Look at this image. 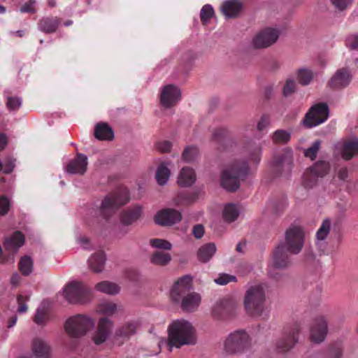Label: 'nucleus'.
<instances>
[{
	"mask_svg": "<svg viewBox=\"0 0 358 358\" xmlns=\"http://www.w3.org/2000/svg\"><path fill=\"white\" fill-rule=\"evenodd\" d=\"M192 289V278L185 275L178 279L173 285L170 296L175 303H181V308L185 312H193L196 310L201 302V296Z\"/></svg>",
	"mask_w": 358,
	"mask_h": 358,
	"instance_id": "f257e3e1",
	"label": "nucleus"
},
{
	"mask_svg": "<svg viewBox=\"0 0 358 358\" xmlns=\"http://www.w3.org/2000/svg\"><path fill=\"white\" fill-rule=\"evenodd\" d=\"M196 343V329L185 320L173 321L168 327V345L169 350L173 347L180 348L184 345H193Z\"/></svg>",
	"mask_w": 358,
	"mask_h": 358,
	"instance_id": "f03ea898",
	"label": "nucleus"
},
{
	"mask_svg": "<svg viewBox=\"0 0 358 358\" xmlns=\"http://www.w3.org/2000/svg\"><path fill=\"white\" fill-rule=\"evenodd\" d=\"M265 286L258 284L250 286L245 292L243 304L247 313L253 317H268L266 313Z\"/></svg>",
	"mask_w": 358,
	"mask_h": 358,
	"instance_id": "7ed1b4c3",
	"label": "nucleus"
},
{
	"mask_svg": "<svg viewBox=\"0 0 358 358\" xmlns=\"http://www.w3.org/2000/svg\"><path fill=\"white\" fill-rule=\"evenodd\" d=\"M249 173V166L245 160L235 159L222 173L221 185L229 192H236Z\"/></svg>",
	"mask_w": 358,
	"mask_h": 358,
	"instance_id": "20e7f679",
	"label": "nucleus"
},
{
	"mask_svg": "<svg viewBox=\"0 0 358 358\" xmlns=\"http://www.w3.org/2000/svg\"><path fill=\"white\" fill-rule=\"evenodd\" d=\"M129 201V193L127 188H119L106 196L96 210V214L108 220L116 210Z\"/></svg>",
	"mask_w": 358,
	"mask_h": 358,
	"instance_id": "39448f33",
	"label": "nucleus"
},
{
	"mask_svg": "<svg viewBox=\"0 0 358 358\" xmlns=\"http://www.w3.org/2000/svg\"><path fill=\"white\" fill-rule=\"evenodd\" d=\"M251 345V339L244 330H237L231 333L224 341V350L230 355L243 353L248 350Z\"/></svg>",
	"mask_w": 358,
	"mask_h": 358,
	"instance_id": "423d86ee",
	"label": "nucleus"
},
{
	"mask_svg": "<svg viewBox=\"0 0 358 358\" xmlns=\"http://www.w3.org/2000/svg\"><path fill=\"white\" fill-rule=\"evenodd\" d=\"M92 290L85 284L73 281L66 285L64 297L71 303H83L91 299Z\"/></svg>",
	"mask_w": 358,
	"mask_h": 358,
	"instance_id": "0eeeda50",
	"label": "nucleus"
},
{
	"mask_svg": "<svg viewBox=\"0 0 358 358\" xmlns=\"http://www.w3.org/2000/svg\"><path fill=\"white\" fill-rule=\"evenodd\" d=\"M94 325L93 320L83 315H77L68 319L64 327L67 334L72 338L83 336Z\"/></svg>",
	"mask_w": 358,
	"mask_h": 358,
	"instance_id": "6e6552de",
	"label": "nucleus"
},
{
	"mask_svg": "<svg viewBox=\"0 0 358 358\" xmlns=\"http://www.w3.org/2000/svg\"><path fill=\"white\" fill-rule=\"evenodd\" d=\"M301 326L298 322L287 325L283 331L281 338L276 343V349L280 352H286L294 348L298 342V335Z\"/></svg>",
	"mask_w": 358,
	"mask_h": 358,
	"instance_id": "1a4fd4ad",
	"label": "nucleus"
},
{
	"mask_svg": "<svg viewBox=\"0 0 358 358\" xmlns=\"http://www.w3.org/2000/svg\"><path fill=\"white\" fill-rule=\"evenodd\" d=\"M304 244V231L301 227L292 226L285 232V241L282 243L291 254H299Z\"/></svg>",
	"mask_w": 358,
	"mask_h": 358,
	"instance_id": "9d476101",
	"label": "nucleus"
},
{
	"mask_svg": "<svg viewBox=\"0 0 358 358\" xmlns=\"http://www.w3.org/2000/svg\"><path fill=\"white\" fill-rule=\"evenodd\" d=\"M287 252L283 245H279L273 252V268L268 271V275L276 281L280 280L283 275L277 272L275 269L285 268L291 264L290 257Z\"/></svg>",
	"mask_w": 358,
	"mask_h": 358,
	"instance_id": "9b49d317",
	"label": "nucleus"
},
{
	"mask_svg": "<svg viewBox=\"0 0 358 358\" xmlns=\"http://www.w3.org/2000/svg\"><path fill=\"white\" fill-rule=\"evenodd\" d=\"M329 116V108L325 103H319L313 106L306 114L303 124L310 128L323 123Z\"/></svg>",
	"mask_w": 358,
	"mask_h": 358,
	"instance_id": "f8f14e48",
	"label": "nucleus"
},
{
	"mask_svg": "<svg viewBox=\"0 0 358 358\" xmlns=\"http://www.w3.org/2000/svg\"><path fill=\"white\" fill-rule=\"evenodd\" d=\"M328 333V321L324 315L316 317L310 327V339L315 343L323 342Z\"/></svg>",
	"mask_w": 358,
	"mask_h": 358,
	"instance_id": "ddd939ff",
	"label": "nucleus"
},
{
	"mask_svg": "<svg viewBox=\"0 0 358 358\" xmlns=\"http://www.w3.org/2000/svg\"><path fill=\"white\" fill-rule=\"evenodd\" d=\"M280 31L274 28H265L257 33L252 39L255 48H266L273 45L279 38Z\"/></svg>",
	"mask_w": 358,
	"mask_h": 358,
	"instance_id": "4468645a",
	"label": "nucleus"
},
{
	"mask_svg": "<svg viewBox=\"0 0 358 358\" xmlns=\"http://www.w3.org/2000/svg\"><path fill=\"white\" fill-rule=\"evenodd\" d=\"M293 159L289 152L275 155L271 163V170L275 176L288 175L292 169Z\"/></svg>",
	"mask_w": 358,
	"mask_h": 358,
	"instance_id": "2eb2a0df",
	"label": "nucleus"
},
{
	"mask_svg": "<svg viewBox=\"0 0 358 358\" xmlns=\"http://www.w3.org/2000/svg\"><path fill=\"white\" fill-rule=\"evenodd\" d=\"M182 219L180 212L173 208H164L157 213L155 222L161 226H171L179 222Z\"/></svg>",
	"mask_w": 358,
	"mask_h": 358,
	"instance_id": "dca6fc26",
	"label": "nucleus"
},
{
	"mask_svg": "<svg viewBox=\"0 0 358 358\" xmlns=\"http://www.w3.org/2000/svg\"><path fill=\"white\" fill-rule=\"evenodd\" d=\"M236 308L235 301L224 299L217 302L212 311L213 317L217 320H223L231 315Z\"/></svg>",
	"mask_w": 358,
	"mask_h": 358,
	"instance_id": "f3484780",
	"label": "nucleus"
},
{
	"mask_svg": "<svg viewBox=\"0 0 358 358\" xmlns=\"http://www.w3.org/2000/svg\"><path fill=\"white\" fill-rule=\"evenodd\" d=\"M180 90L173 85H167L163 87L160 95V103L165 108L175 106L180 99Z\"/></svg>",
	"mask_w": 358,
	"mask_h": 358,
	"instance_id": "a211bd4d",
	"label": "nucleus"
},
{
	"mask_svg": "<svg viewBox=\"0 0 358 358\" xmlns=\"http://www.w3.org/2000/svg\"><path fill=\"white\" fill-rule=\"evenodd\" d=\"M24 234L20 231H15L5 239L3 242L4 249L10 255L9 258L11 262H14V256L18 252L20 248L24 245Z\"/></svg>",
	"mask_w": 358,
	"mask_h": 358,
	"instance_id": "6ab92c4d",
	"label": "nucleus"
},
{
	"mask_svg": "<svg viewBox=\"0 0 358 358\" xmlns=\"http://www.w3.org/2000/svg\"><path fill=\"white\" fill-rule=\"evenodd\" d=\"M351 81V76L348 68H342L336 71L329 81V86L333 90H338L347 87Z\"/></svg>",
	"mask_w": 358,
	"mask_h": 358,
	"instance_id": "aec40b11",
	"label": "nucleus"
},
{
	"mask_svg": "<svg viewBox=\"0 0 358 358\" xmlns=\"http://www.w3.org/2000/svg\"><path fill=\"white\" fill-rule=\"evenodd\" d=\"M112 328V322L107 317H101L98 323V327L93 336L95 344L100 345L106 341Z\"/></svg>",
	"mask_w": 358,
	"mask_h": 358,
	"instance_id": "412c9836",
	"label": "nucleus"
},
{
	"mask_svg": "<svg viewBox=\"0 0 358 358\" xmlns=\"http://www.w3.org/2000/svg\"><path fill=\"white\" fill-rule=\"evenodd\" d=\"M87 166V157L83 154H78L76 159L70 162L66 171L69 173L83 175Z\"/></svg>",
	"mask_w": 358,
	"mask_h": 358,
	"instance_id": "4be33fe9",
	"label": "nucleus"
},
{
	"mask_svg": "<svg viewBox=\"0 0 358 358\" xmlns=\"http://www.w3.org/2000/svg\"><path fill=\"white\" fill-rule=\"evenodd\" d=\"M61 21L57 17H43L39 20L38 29L45 34H53L59 27Z\"/></svg>",
	"mask_w": 358,
	"mask_h": 358,
	"instance_id": "5701e85b",
	"label": "nucleus"
},
{
	"mask_svg": "<svg viewBox=\"0 0 358 358\" xmlns=\"http://www.w3.org/2000/svg\"><path fill=\"white\" fill-rule=\"evenodd\" d=\"M199 196V191H182L174 197L173 203L177 206H187L194 203Z\"/></svg>",
	"mask_w": 358,
	"mask_h": 358,
	"instance_id": "b1692460",
	"label": "nucleus"
},
{
	"mask_svg": "<svg viewBox=\"0 0 358 358\" xmlns=\"http://www.w3.org/2000/svg\"><path fill=\"white\" fill-rule=\"evenodd\" d=\"M196 181V173L193 169L183 167L178 178V184L181 187H189Z\"/></svg>",
	"mask_w": 358,
	"mask_h": 358,
	"instance_id": "393cba45",
	"label": "nucleus"
},
{
	"mask_svg": "<svg viewBox=\"0 0 358 358\" xmlns=\"http://www.w3.org/2000/svg\"><path fill=\"white\" fill-rule=\"evenodd\" d=\"M242 3L238 0H227L222 5V12L227 17H235L241 12Z\"/></svg>",
	"mask_w": 358,
	"mask_h": 358,
	"instance_id": "a878e982",
	"label": "nucleus"
},
{
	"mask_svg": "<svg viewBox=\"0 0 358 358\" xmlns=\"http://www.w3.org/2000/svg\"><path fill=\"white\" fill-rule=\"evenodd\" d=\"M32 351L37 357L50 358V347L41 338H35L33 341Z\"/></svg>",
	"mask_w": 358,
	"mask_h": 358,
	"instance_id": "bb28decb",
	"label": "nucleus"
},
{
	"mask_svg": "<svg viewBox=\"0 0 358 358\" xmlns=\"http://www.w3.org/2000/svg\"><path fill=\"white\" fill-rule=\"evenodd\" d=\"M94 136L101 141H110L114 137L112 128L105 122L98 123L94 129Z\"/></svg>",
	"mask_w": 358,
	"mask_h": 358,
	"instance_id": "cd10ccee",
	"label": "nucleus"
},
{
	"mask_svg": "<svg viewBox=\"0 0 358 358\" xmlns=\"http://www.w3.org/2000/svg\"><path fill=\"white\" fill-rule=\"evenodd\" d=\"M141 213L142 208L139 206L130 208L122 213L121 222L125 225L131 224L141 217Z\"/></svg>",
	"mask_w": 358,
	"mask_h": 358,
	"instance_id": "c85d7f7f",
	"label": "nucleus"
},
{
	"mask_svg": "<svg viewBox=\"0 0 358 358\" xmlns=\"http://www.w3.org/2000/svg\"><path fill=\"white\" fill-rule=\"evenodd\" d=\"M106 262V256L103 251L94 253L89 259L90 268L95 273H100L103 271Z\"/></svg>",
	"mask_w": 358,
	"mask_h": 358,
	"instance_id": "c756f323",
	"label": "nucleus"
},
{
	"mask_svg": "<svg viewBox=\"0 0 358 358\" xmlns=\"http://www.w3.org/2000/svg\"><path fill=\"white\" fill-rule=\"evenodd\" d=\"M227 136L228 131L226 129L218 128L213 131L212 141L219 145L217 147L218 150H224L225 149V146L229 141Z\"/></svg>",
	"mask_w": 358,
	"mask_h": 358,
	"instance_id": "7c9ffc66",
	"label": "nucleus"
},
{
	"mask_svg": "<svg viewBox=\"0 0 358 358\" xmlns=\"http://www.w3.org/2000/svg\"><path fill=\"white\" fill-rule=\"evenodd\" d=\"M358 152V141L351 140L344 143L342 150V157L346 160L350 159Z\"/></svg>",
	"mask_w": 358,
	"mask_h": 358,
	"instance_id": "2f4dec72",
	"label": "nucleus"
},
{
	"mask_svg": "<svg viewBox=\"0 0 358 358\" xmlns=\"http://www.w3.org/2000/svg\"><path fill=\"white\" fill-rule=\"evenodd\" d=\"M216 251V246L214 243H207L201 246L198 252V258L203 262L209 261Z\"/></svg>",
	"mask_w": 358,
	"mask_h": 358,
	"instance_id": "473e14b6",
	"label": "nucleus"
},
{
	"mask_svg": "<svg viewBox=\"0 0 358 358\" xmlns=\"http://www.w3.org/2000/svg\"><path fill=\"white\" fill-rule=\"evenodd\" d=\"M95 289L101 292L111 295L117 294L120 290L118 285L107 280L97 283L95 285Z\"/></svg>",
	"mask_w": 358,
	"mask_h": 358,
	"instance_id": "72a5a7b5",
	"label": "nucleus"
},
{
	"mask_svg": "<svg viewBox=\"0 0 358 358\" xmlns=\"http://www.w3.org/2000/svg\"><path fill=\"white\" fill-rule=\"evenodd\" d=\"M171 255L163 251H157L150 257L151 263L158 266H166L171 262Z\"/></svg>",
	"mask_w": 358,
	"mask_h": 358,
	"instance_id": "f704fd0d",
	"label": "nucleus"
},
{
	"mask_svg": "<svg viewBox=\"0 0 358 358\" xmlns=\"http://www.w3.org/2000/svg\"><path fill=\"white\" fill-rule=\"evenodd\" d=\"M170 170L166 167L164 163H161L156 171L155 179L159 185H164L168 181L170 177Z\"/></svg>",
	"mask_w": 358,
	"mask_h": 358,
	"instance_id": "c9c22d12",
	"label": "nucleus"
},
{
	"mask_svg": "<svg viewBox=\"0 0 358 358\" xmlns=\"http://www.w3.org/2000/svg\"><path fill=\"white\" fill-rule=\"evenodd\" d=\"M239 215V211L236 205L233 203L227 204L223 210L222 216L227 222L235 221Z\"/></svg>",
	"mask_w": 358,
	"mask_h": 358,
	"instance_id": "e433bc0d",
	"label": "nucleus"
},
{
	"mask_svg": "<svg viewBox=\"0 0 358 358\" xmlns=\"http://www.w3.org/2000/svg\"><path fill=\"white\" fill-rule=\"evenodd\" d=\"M331 227V221L329 218H325L316 232V238L319 241L327 238Z\"/></svg>",
	"mask_w": 358,
	"mask_h": 358,
	"instance_id": "4c0bfd02",
	"label": "nucleus"
},
{
	"mask_svg": "<svg viewBox=\"0 0 358 358\" xmlns=\"http://www.w3.org/2000/svg\"><path fill=\"white\" fill-rule=\"evenodd\" d=\"M309 169L317 176L322 178L329 173L330 165L327 162L318 161Z\"/></svg>",
	"mask_w": 358,
	"mask_h": 358,
	"instance_id": "58836bf2",
	"label": "nucleus"
},
{
	"mask_svg": "<svg viewBox=\"0 0 358 358\" xmlns=\"http://www.w3.org/2000/svg\"><path fill=\"white\" fill-rule=\"evenodd\" d=\"M137 327L138 324L136 322H128L118 329L117 334L122 337L129 338L136 333Z\"/></svg>",
	"mask_w": 358,
	"mask_h": 358,
	"instance_id": "ea45409f",
	"label": "nucleus"
},
{
	"mask_svg": "<svg viewBox=\"0 0 358 358\" xmlns=\"http://www.w3.org/2000/svg\"><path fill=\"white\" fill-rule=\"evenodd\" d=\"M313 72L308 69H300L297 71V79L301 85H308L313 78Z\"/></svg>",
	"mask_w": 358,
	"mask_h": 358,
	"instance_id": "a19ab883",
	"label": "nucleus"
},
{
	"mask_svg": "<svg viewBox=\"0 0 358 358\" xmlns=\"http://www.w3.org/2000/svg\"><path fill=\"white\" fill-rule=\"evenodd\" d=\"M33 262L28 256L22 257L19 262V269L23 275H29L32 272Z\"/></svg>",
	"mask_w": 358,
	"mask_h": 358,
	"instance_id": "79ce46f5",
	"label": "nucleus"
},
{
	"mask_svg": "<svg viewBox=\"0 0 358 358\" xmlns=\"http://www.w3.org/2000/svg\"><path fill=\"white\" fill-rule=\"evenodd\" d=\"M272 138L276 144H285L290 140V133L283 129H278L273 133Z\"/></svg>",
	"mask_w": 358,
	"mask_h": 358,
	"instance_id": "37998d69",
	"label": "nucleus"
},
{
	"mask_svg": "<svg viewBox=\"0 0 358 358\" xmlns=\"http://www.w3.org/2000/svg\"><path fill=\"white\" fill-rule=\"evenodd\" d=\"M214 14L215 11L211 5H204L200 12V19L202 24L204 25L207 24Z\"/></svg>",
	"mask_w": 358,
	"mask_h": 358,
	"instance_id": "c03bdc74",
	"label": "nucleus"
},
{
	"mask_svg": "<svg viewBox=\"0 0 358 358\" xmlns=\"http://www.w3.org/2000/svg\"><path fill=\"white\" fill-rule=\"evenodd\" d=\"M96 310L106 315H112L117 310V305L113 302H103L98 306Z\"/></svg>",
	"mask_w": 358,
	"mask_h": 358,
	"instance_id": "a18cd8bd",
	"label": "nucleus"
},
{
	"mask_svg": "<svg viewBox=\"0 0 358 358\" xmlns=\"http://www.w3.org/2000/svg\"><path fill=\"white\" fill-rule=\"evenodd\" d=\"M320 176H317L313 172L311 171V169H308L306 172L303 175V184L306 188H312L317 184V178Z\"/></svg>",
	"mask_w": 358,
	"mask_h": 358,
	"instance_id": "49530a36",
	"label": "nucleus"
},
{
	"mask_svg": "<svg viewBox=\"0 0 358 358\" xmlns=\"http://www.w3.org/2000/svg\"><path fill=\"white\" fill-rule=\"evenodd\" d=\"M198 155V149L196 146H187L182 154L183 161L187 163L192 162Z\"/></svg>",
	"mask_w": 358,
	"mask_h": 358,
	"instance_id": "de8ad7c7",
	"label": "nucleus"
},
{
	"mask_svg": "<svg viewBox=\"0 0 358 358\" xmlns=\"http://www.w3.org/2000/svg\"><path fill=\"white\" fill-rule=\"evenodd\" d=\"M250 155V159L251 161L257 164L260 161V155L262 152V149L259 145L252 143L247 148Z\"/></svg>",
	"mask_w": 358,
	"mask_h": 358,
	"instance_id": "09e8293b",
	"label": "nucleus"
},
{
	"mask_svg": "<svg viewBox=\"0 0 358 358\" xmlns=\"http://www.w3.org/2000/svg\"><path fill=\"white\" fill-rule=\"evenodd\" d=\"M15 168V159L10 157H6L3 162L0 159V171L5 174L10 173Z\"/></svg>",
	"mask_w": 358,
	"mask_h": 358,
	"instance_id": "8fccbe9b",
	"label": "nucleus"
},
{
	"mask_svg": "<svg viewBox=\"0 0 358 358\" xmlns=\"http://www.w3.org/2000/svg\"><path fill=\"white\" fill-rule=\"evenodd\" d=\"M150 245L152 248L170 250L172 248L171 243L164 239L153 238L150 240Z\"/></svg>",
	"mask_w": 358,
	"mask_h": 358,
	"instance_id": "3c124183",
	"label": "nucleus"
},
{
	"mask_svg": "<svg viewBox=\"0 0 358 358\" xmlns=\"http://www.w3.org/2000/svg\"><path fill=\"white\" fill-rule=\"evenodd\" d=\"M48 319V312L44 308H38L34 321L38 325H44Z\"/></svg>",
	"mask_w": 358,
	"mask_h": 358,
	"instance_id": "603ef678",
	"label": "nucleus"
},
{
	"mask_svg": "<svg viewBox=\"0 0 358 358\" xmlns=\"http://www.w3.org/2000/svg\"><path fill=\"white\" fill-rule=\"evenodd\" d=\"M296 84L295 80L293 79H287L284 85L282 94L285 96H288L296 91Z\"/></svg>",
	"mask_w": 358,
	"mask_h": 358,
	"instance_id": "864d4df0",
	"label": "nucleus"
},
{
	"mask_svg": "<svg viewBox=\"0 0 358 358\" xmlns=\"http://www.w3.org/2000/svg\"><path fill=\"white\" fill-rule=\"evenodd\" d=\"M320 148V141H316L313 145L305 150L304 155L306 157H309L311 160H314L316 158L317 153Z\"/></svg>",
	"mask_w": 358,
	"mask_h": 358,
	"instance_id": "5fc2aeb1",
	"label": "nucleus"
},
{
	"mask_svg": "<svg viewBox=\"0 0 358 358\" xmlns=\"http://www.w3.org/2000/svg\"><path fill=\"white\" fill-rule=\"evenodd\" d=\"M22 105V99L17 96H9L6 106L9 110H17Z\"/></svg>",
	"mask_w": 358,
	"mask_h": 358,
	"instance_id": "6e6d98bb",
	"label": "nucleus"
},
{
	"mask_svg": "<svg viewBox=\"0 0 358 358\" xmlns=\"http://www.w3.org/2000/svg\"><path fill=\"white\" fill-rule=\"evenodd\" d=\"M343 346L341 343H332L329 347V355L333 358H341Z\"/></svg>",
	"mask_w": 358,
	"mask_h": 358,
	"instance_id": "4d7b16f0",
	"label": "nucleus"
},
{
	"mask_svg": "<svg viewBox=\"0 0 358 358\" xmlns=\"http://www.w3.org/2000/svg\"><path fill=\"white\" fill-rule=\"evenodd\" d=\"M236 277L227 273L220 274L219 276L215 280V282L221 285H227L230 282H236Z\"/></svg>",
	"mask_w": 358,
	"mask_h": 358,
	"instance_id": "13d9d810",
	"label": "nucleus"
},
{
	"mask_svg": "<svg viewBox=\"0 0 358 358\" xmlns=\"http://www.w3.org/2000/svg\"><path fill=\"white\" fill-rule=\"evenodd\" d=\"M36 0H29L23 5H22L20 8V10L21 13H35L36 12V9L35 7Z\"/></svg>",
	"mask_w": 358,
	"mask_h": 358,
	"instance_id": "bf43d9fd",
	"label": "nucleus"
},
{
	"mask_svg": "<svg viewBox=\"0 0 358 358\" xmlns=\"http://www.w3.org/2000/svg\"><path fill=\"white\" fill-rule=\"evenodd\" d=\"M9 210V199L6 196H0V216L6 215Z\"/></svg>",
	"mask_w": 358,
	"mask_h": 358,
	"instance_id": "052dcab7",
	"label": "nucleus"
},
{
	"mask_svg": "<svg viewBox=\"0 0 358 358\" xmlns=\"http://www.w3.org/2000/svg\"><path fill=\"white\" fill-rule=\"evenodd\" d=\"M29 299L28 297L24 296L22 294H19L17 297V301L18 303L17 311L20 313H24L27 312L28 307L26 305V301Z\"/></svg>",
	"mask_w": 358,
	"mask_h": 358,
	"instance_id": "680f3d73",
	"label": "nucleus"
},
{
	"mask_svg": "<svg viewBox=\"0 0 358 358\" xmlns=\"http://www.w3.org/2000/svg\"><path fill=\"white\" fill-rule=\"evenodd\" d=\"M270 124V117L268 115H263L257 123V129L259 131H264Z\"/></svg>",
	"mask_w": 358,
	"mask_h": 358,
	"instance_id": "e2e57ef3",
	"label": "nucleus"
},
{
	"mask_svg": "<svg viewBox=\"0 0 358 358\" xmlns=\"http://www.w3.org/2000/svg\"><path fill=\"white\" fill-rule=\"evenodd\" d=\"M334 6L338 10H345L352 3V0H331Z\"/></svg>",
	"mask_w": 358,
	"mask_h": 358,
	"instance_id": "0e129e2a",
	"label": "nucleus"
},
{
	"mask_svg": "<svg viewBox=\"0 0 358 358\" xmlns=\"http://www.w3.org/2000/svg\"><path fill=\"white\" fill-rule=\"evenodd\" d=\"M155 146L157 150L162 153H164L168 152L171 150L172 143L169 141H163L157 142Z\"/></svg>",
	"mask_w": 358,
	"mask_h": 358,
	"instance_id": "69168bd1",
	"label": "nucleus"
},
{
	"mask_svg": "<svg viewBox=\"0 0 358 358\" xmlns=\"http://www.w3.org/2000/svg\"><path fill=\"white\" fill-rule=\"evenodd\" d=\"M347 46L355 50H358V35L349 36L346 40Z\"/></svg>",
	"mask_w": 358,
	"mask_h": 358,
	"instance_id": "338daca9",
	"label": "nucleus"
},
{
	"mask_svg": "<svg viewBox=\"0 0 358 358\" xmlns=\"http://www.w3.org/2000/svg\"><path fill=\"white\" fill-rule=\"evenodd\" d=\"M192 234L196 238H201L204 234V227L201 224H196L193 227Z\"/></svg>",
	"mask_w": 358,
	"mask_h": 358,
	"instance_id": "774afa93",
	"label": "nucleus"
}]
</instances>
